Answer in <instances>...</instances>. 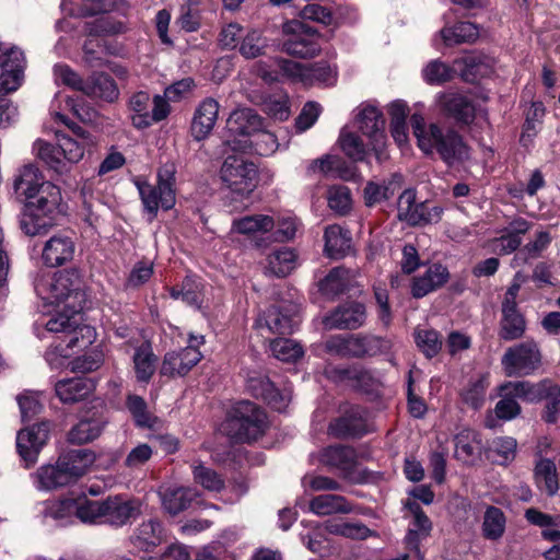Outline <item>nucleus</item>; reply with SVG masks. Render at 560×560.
I'll list each match as a JSON object with an SVG mask.
<instances>
[{"label":"nucleus","instance_id":"f257e3e1","mask_svg":"<svg viewBox=\"0 0 560 560\" xmlns=\"http://www.w3.org/2000/svg\"><path fill=\"white\" fill-rule=\"evenodd\" d=\"M410 125L417 145L423 154H436L450 166L469 160L470 149L457 131L436 122H428L421 114L411 115Z\"/></svg>","mask_w":560,"mask_h":560},{"label":"nucleus","instance_id":"f03ea898","mask_svg":"<svg viewBox=\"0 0 560 560\" xmlns=\"http://www.w3.org/2000/svg\"><path fill=\"white\" fill-rule=\"evenodd\" d=\"M73 135L74 137L58 135L57 145L37 139L33 144V152L56 173H67L70 165L79 163L97 143L95 137L81 127L73 129Z\"/></svg>","mask_w":560,"mask_h":560},{"label":"nucleus","instance_id":"7ed1b4c3","mask_svg":"<svg viewBox=\"0 0 560 560\" xmlns=\"http://www.w3.org/2000/svg\"><path fill=\"white\" fill-rule=\"evenodd\" d=\"M95 462V454L86 448L63 452L55 464L40 466L33 475L38 490H56L82 478Z\"/></svg>","mask_w":560,"mask_h":560},{"label":"nucleus","instance_id":"20e7f679","mask_svg":"<svg viewBox=\"0 0 560 560\" xmlns=\"http://www.w3.org/2000/svg\"><path fill=\"white\" fill-rule=\"evenodd\" d=\"M35 291L47 304L63 307L67 312L81 313L86 302L82 281L75 270H63L48 279H36Z\"/></svg>","mask_w":560,"mask_h":560},{"label":"nucleus","instance_id":"39448f33","mask_svg":"<svg viewBox=\"0 0 560 560\" xmlns=\"http://www.w3.org/2000/svg\"><path fill=\"white\" fill-rule=\"evenodd\" d=\"M61 201V192L54 184H45L38 195L28 200L20 225L25 234L36 236L45 234L52 225L55 214Z\"/></svg>","mask_w":560,"mask_h":560},{"label":"nucleus","instance_id":"423d86ee","mask_svg":"<svg viewBox=\"0 0 560 560\" xmlns=\"http://www.w3.org/2000/svg\"><path fill=\"white\" fill-rule=\"evenodd\" d=\"M492 60L481 55H467L454 60V68L439 59L431 60L422 70L424 81L432 85H440L454 78L455 71L459 70L464 80L469 81L476 77H483L490 73Z\"/></svg>","mask_w":560,"mask_h":560},{"label":"nucleus","instance_id":"0eeeda50","mask_svg":"<svg viewBox=\"0 0 560 560\" xmlns=\"http://www.w3.org/2000/svg\"><path fill=\"white\" fill-rule=\"evenodd\" d=\"M219 177L234 199H245L258 185V168L241 156L229 155L220 167Z\"/></svg>","mask_w":560,"mask_h":560},{"label":"nucleus","instance_id":"6e6552de","mask_svg":"<svg viewBox=\"0 0 560 560\" xmlns=\"http://www.w3.org/2000/svg\"><path fill=\"white\" fill-rule=\"evenodd\" d=\"M175 167L166 164L159 170L158 185L149 183H137L142 203L148 212L155 215L159 208L170 210L175 205Z\"/></svg>","mask_w":560,"mask_h":560},{"label":"nucleus","instance_id":"1a4fd4ad","mask_svg":"<svg viewBox=\"0 0 560 560\" xmlns=\"http://www.w3.org/2000/svg\"><path fill=\"white\" fill-rule=\"evenodd\" d=\"M95 339V329L90 325H81L79 322L67 336L66 343L59 342L46 351V361L51 369L66 368V361L71 355L89 349Z\"/></svg>","mask_w":560,"mask_h":560},{"label":"nucleus","instance_id":"9d476101","mask_svg":"<svg viewBox=\"0 0 560 560\" xmlns=\"http://www.w3.org/2000/svg\"><path fill=\"white\" fill-rule=\"evenodd\" d=\"M267 417L255 404L244 400L233 408L229 425L236 430L235 436L242 441L257 439L265 430Z\"/></svg>","mask_w":560,"mask_h":560},{"label":"nucleus","instance_id":"9b49d317","mask_svg":"<svg viewBox=\"0 0 560 560\" xmlns=\"http://www.w3.org/2000/svg\"><path fill=\"white\" fill-rule=\"evenodd\" d=\"M540 364L537 345L526 341L509 348L503 358L502 366L508 376L530 375Z\"/></svg>","mask_w":560,"mask_h":560},{"label":"nucleus","instance_id":"f8f14e48","mask_svg":"<svg viewBox=\"0 0 560 560\" xmlns=\"http://www.w3.org/2000/svg\"><path fill=\"white\" fill-rule=\"evenodd\" d=\"M283 31L290 35L283 43L287 54L299 58H313L320 51L318 35L301 22L287 23Z\"/></svg>","mask_w":560,"mask_h":560},{"label":"nucleus","instance_id":"ddd939ff","mask_svg":"<svg viewBox=\"0 0 560 560\" xmlns=\"http://www.w3.org/2000/svg\"><path fill=\"white\" fill-rule=\"evenodd\" d=\"M50 428L49 422H40L18 432L16 448L26 467L37 462L40 451L49 440Z\"/></svg>","mask_w":560,"mask_h":560},{"label":"nucleus","instance_id":"4468645a","mask_svg":"<svg viewBox=\"0 0 560 560\" xmlns=\"http://www.w3.org/2000/svg\"><path fill=\"white\" fill-rule=\"evenodd\" d=\"M299 324L296 307L291 304L271 306L256 320L259 330L279 335L292 334Z\"/></svg>","mask_w":560,"mask_h":560},{"label":"nucleus","instance_id":"2eb2a0df","mask_svg":"<svg viewBox=\"0 0 560 560\" xmlns=\"http://www.w3.org/2000/svg\"><path fill=\"white\" fill-rule=\"evenodd\" d=\"M357 126L369 138L372 150L378 151L385 142V119L382 112L373 105L362 104L358 107Z\"/></svg>","mask_w":560,"mask_h":560},{"label":"nucleus","instance_id":"dca6fc26","mask_svg":"<svg viewBox=\"0 0 560 560\" xmlns=\"http://www.w3.org/2000/svg\"><path fill=\"white\" fill-rule=\"evenodd\" d=\"M141 501L122 495L104 500V524L121 527L141 513Z\"/></svg>","mask_w":560,"mask_h":560},{"label":"nucleus","instance_id":"f3484780","mask_svg":"<svg viewBox=\"0 0 560 560\" xmlns=\"http://www.w3.org/2000/svg\"><path fill=\"white\" fill-rule=\"evenodd\" d=\"M25 57L22 50L12 47L1 55L0 85L7 92L16 91L23 81Z\"/></svg>","mask_w":560,"mask_h":560},{"label":"nucleus","instance_id":"a211bd4d","mask_svg":"<svg viewBox=\"0 0 560 560\" xmlns=\"http://www.w3.org/2000/svg\"><path fill=\"white\" fill-rule=\"evenodd\" d=\"M74 253L73 240L65 234H56L44 243L40 260L44 266L55 268L71 261Z\"/></svg>","mask_w":560,"mask_h":560},{"label":"nucleus","instance_id":"6ab92c4d","mask_svg":"<svg viewBox=\"0 0 560 560\" xmlns=\"http://www.w3.org/2000/svg\"><path fill=\"white\" fill-rule=\"evenodd\" d=\"M219 108V102L212 97L199 103L190 125V132L195 140L201 141L209 137L218 120Z\"/></svg>","mask_w":560,"mask_h":560},{"label":"nucleus","instance_id":"aec40b11","mask_svg":"<svg viewBox=\"0 0 560 560\" xmlns=\"http://www.w3.org/2000/svg\"><path fill=\"white\" fill-rule=\"evenodd\" d=\"M201 353L195 346H188L179 352H168L165 354L161 374L165 376H183L187 374L199 361Z\"/></svg>","mask_w":560,"mask_h":560},{"label":"nucleus","instance_id":"412c9836","mask_svg":"<svg viewBox=\"0 0 560 560\" xmlns=\"http://www.w3.org/2000/svg\"><path fill=\"white\" fill-rule=\"evenodd\" d=\"M532 223L524 218H514L499 237L492 241L493 249L501 255L515 252L523 242V236L532 229Z\"/></svg>","mask_w":560,"mask_h":560},{"label":"nucleus","instance_id":"4be33fe9","mask_svg":"<svg viewBox=\"0 0 560 560\" xmlns=\"http://www.w3.org/2000/svg\"><path fill=\"white\" fill-rule=\"evenodd\" d=\"M532 223L524 218H514L499 237L492 241L493 249L501 255L515 252L523 242V236L532 229Z\"/></svg>","mask_w":560,"mask_h":560},{"label":"nucleus","instance_id":"5701e85b","mask_svg":"<svg viewBox=\"0 0 560 560\" xmlns=\"http://www.w3.org/2000/svg\"><path fill=\"white\" fill-rule=\"evenodd\" d=\"M436 103L442 112L460 124L468 125L475 117L474 105L459 93H439L436 95Z\"/></svg>","mask_w":560,"mask_h":560},{"label":"nucleus","instance_id":"b1692460","mask_svg":"<svg viewBox=\"0 0 560 560\" xmlns=\"http://www.w3.org/2000/svg\"><path fill=\"white\" fill-rule=\"evenodd\" d=\"M365 307L361 303L345 304L324 319L328 329H357L365 322Z\"/></svg>","mask_w":560,"mask_h":560},{"label":"nucleus","instance_id":"393cba45","mask_svg":"<svg viewBox=\"0 0 560 560\" xmlns=\"http://www.w3.org/2000/svg\"><path fill=\"white\" fill-rule=\"evenodd\" d=\"M45 184L50 182L45 180L43 174L34 165H25L21 167L13 180V188L18 196L24 197L26 200H32L38 195Z\"/></svg>","mask_w":560,"mask_h":560},{"label":"nucleus","instance_id":"a878e982","mask_svg":"<svg viewBox=\"0 0 560 560\" xmlns=\"http://www.w3.org/2000/svg\"><path fill=\"white\" fill-rule=\"evenodd\" d=\"M275 228V220L267 214H253L234 219L231 225V234H242L247 238H258L269 233Z\"/></svg>","mask_w":560,"mask_h":560},{"label":"nucleus","instance_id":"bb28decb","mask_svg":"<svg viewBox=\"0 0 560 560\" xmlns=\"http://www.w3.org/2000/svg\"><path fill=\"white\" fill-rule=\"evenodd\" d=\"M197 497V490L189 487H167L160 491L162 506L171 515L188 509Z\"/></svg>","mask_w":560,"mask_h":560},{"label":"nucleus","instance_id":"cd10ccee","mask_svg":"<svg viewBox=\"0 0 560 560\" xmlns=\"http://www.w3.org/2000/svg\"><path fill=\"white\" fill-rule=\"evenodd\" d=\"M94 388L92 380L82 377L61 380L55 385L56 395L65 404H74L85 399Z\"/></svg>","mask_w":560,"mask_h":560},{"label":"nucleus","instance_id":"c85d7f7f","mask_svg":"<svg viewBox=\"0 0 560 560\" xmlns=\"http://www.w3.org/2000/svg\"><path fill=\"white\" fill-rule=\"evenodd\" d=\"M164 528L160 521L150 518L143 521L135 529L131 544L143 551H152L164 540Z\"/></svg>","mask_w":560,"mask_h":560},{"label":"nucleus","instance_id":"c756f323","mask_svg":"<svg viewBox=\"0 0 560 560\" xmlns=\"http://www.w3.org/2000/svg\"><path fill=\"white\" fill-rule=\"evenodd\" d=\"M319 460L322 464L348 475L355 467L358 456L351 447L334 445L320 452Z\"/></svg>","mask_w":560,"mask_h":560},{"label":"nucleus","instance_id":"7c9ffc66","mask_svg":"<svg viewBox=\"0 0 560 560\" xmlns=\"http://www.w3.org/2000/svg\"><path fill=\"white\" fill-rule=\"evenodd\" d=\"M261 125V118L250 108L234 110L226 121L228 132L231 136H250L260 131Z\"/></svg>","mask_w":560,"mask_h":560},{"label":"nucleus","instance_id":"2f4dec72","mask_svg":"<svg viewBox=\"0 0 560 560\" xmlns=\"http://www.w3.org/2000/svg\"><path fill=\"white\" fill-rule=\"evenodd\" d=\"M398 219L410 225H418L429 222L427 206L416 202V191L406 189L398 198Z\"/></svg>","mask_w":560,"mask_h":560},{"label":"nucleus","instance_id":"473e14b6","mask_svg":"<svg viewBox=\"0 0 560 560\" xmlns=\"http://www.w3.org/2000/svg\"><path fill=\"white\" fill-rule=\"evenodd\" d=\"M326 256L332 259L345 257L351 249V236L349 231L338 224L329 225L324 233Z\"/></svg>","mask_w":560,"mask_h":560},{"label":"nucleus","instance_id":"72a5a7b5","mask_svg":"<svg viewBox=\"0 0 560 560\" xmlns=\"http://www.w3.org/2000/svg\"><path fill=\"white\" fill-rule=\"evenodd\" d=\"M446 267L435 264L430 266L425 272L416 278L412 284L411 293L415 298H423L428 293L442 287L448 279Z\"/></svg>","mask_w":560,"mask_h":560},{"label":"nucleus","instance_id":"f704fd0d","mask_svg":"<svg viewBox=\"0 0 560 560\" xmlns=\"http://www.w3.org/2000/svg\"><path fill=\"white\" fill-rule=\"evenodd\" d=\"M364 337L357 335H337L325 341V350L342 358L363 357Z\"/></svg>","mask_w":560,"mask_h":560},{"label":"nucleus","instance_id":"c9c22d12","mask_svg":"<svg viewBox=\"0 0 560 560\" xmlns=\"http://www.w3.org/2000/svg\"><path fill=\"white\" fill-rule=\"evenodd\" d=\"M43 514L46 522L50 520L59 526L72 524L77 520V499L48 501L45 503Z\"/></svg>","mask_w":560,"mask_h":560},{"label":"nucleus","instance_id":"e433bc0d","mask_svg":"<svg viewBox=\"0 0 560 560\" xmlns=\"http://www.w3.org/2000/svg\"><path fill=\"white\" fill-rule=\"evenodd\" d=\"M481 442L476 431L463 429L455 435L454 456L465 463H474L480 454Z\"/></svg>","mask_w":560,"mask_h":560},{"label":"nucleus","instance_id":"4c0bfd02","mask_svg":"<svg viewBox=\"0 0 560 560\" xmlns=\"http://www.w3.org/2000/svg\"><path fill=\"white\" fill-rule=\"evenodd\" d=\"M83 93L88 96L106 102H115L119 97V90L114 79L106 73H95L86 82Z\"/></svg>","mask_w":560,"mask_h":560},{"label":"nucleus","instance_id":"58836bf2","mask_svg":"<svg viewBox=\"0 0 560 560\" xmlns=\"http://www.w3.org/2000/svg\"><path fill=\"white\" fill-rule=\"evenodd\" d=\"M550 384L551 382L548 380L536 384L526 381L506 382L502 384V389L506 392V395H514L516 399L535 402L544 399Z\"/></svg>","mask_w":560,"mask_h":560},{"label":"nucleus","instance_id":"ea45409f","mask_svg":"<svg viewBox=\"0 0 560 560\" xmlns=\"http://www.w3.org/2000/svg\"><path fill=\"white\" fill-rule=\"evenodd\" d=\"M534 480L537 488L547 493L555 495L559 490V480L557 466L549 458H539L534 468Z\"/></svg>","mask_w":560,"mask_h":560},{"label":"nucleus","instance_id":"a19ab883","mask_svg":"<svg viewBox=\"0 0 560 560\" xmlns=\"http://www.w3.org/2000/svg\"><path fill=\"white\" fill-rule=\"evenodd\" d=\"M310 510L319 516L331 514H349L353 511V506L342 495L320 494L310 501Z\"/></svg>","mask_w":560,"mask_h":560},{"label":"nucleus","instance_id":"79ce46f5","mask_svg":"<svg viewBox=\"0 0 560 560\" xmlns=\"http://www.w3.org/2000/svg\"><path fill=\"white\" fill-rule=\"evenodd\" d=\"M526 323L517 306L502 305V318L500 320L499 331L500 337L504 340H515L524 335Z\"/></svg>","mask_w":560,"mask_h":560},{"label":"nucleus","instance_id":"37998d69","mask_svg":"<svg viewBox=\"0 0 560 560\" xmlns=\"http://www.w3.org/2000/svg\"><path fill=\"white\" fill-rule=\"evenodd\" d=\"M406 506L413 517L406 536V542L411 548L417 549L419 540L429 536L432 523L418 503L408 502Z\"/></svg>","mask_w":560,"mask_h":560},{"label":"nucleus","instance_id":"c03bdc74","mask_svg":"<svg viewBox=\"0 0 560 560\" xmlns=\"http://www.w3.org/2000/svg\"><path fill=\"white\" fill-rule=\"evenodd\" d=\"M156 360L150 343L143 342L136 348L132 362L139 382L148 383L151 380L156 369Z\"/></svg>","mask_w":560,"mask_h":560},{"label":"nucleus","instance_id":"a18cd8bd","mask_svg":"<svg viewBox=\"0 0 560 560\" xmlns=\"http://www.w3.org/2000/svg\"><path fill=\"white\" fill-rule=\"evenodd\" d=\"M479 35V27L471 22H459L440 31V36L446 46L474 43Z\"/></svg>","mask_w":560,"mask_h":560},{"label":"nucleus","instance_id":"49530a36","mask_svg":"<svg viewBox=\"0 0 560 560\" xmlns=\"http://www.w3.org/2000/svg\"><path fill=\"white\" fill-rule=\"evenodd\" d=\"M298 265L296 253L289 247H281L272 252L267 258L266 269L277 277H285Z\"/></svg>","mask_w":560,"mask_h":560},{"label":"nucleus","instance_id":"de8ad7c7","mask_svg":"<svg viewBox=\"0 0 560 560\" xmlns=\"http://www.w3.org/2000/svg\"><path fill=\"white\" fill-rule=\"evenodd\" d=\"M269 45V39L264 35L262 31L250 28L243 34L238 51L245 59H255L264 56Z\"/></svg>","mask_w":560,"mask_h":560},{"label":"nucleus","instance_id":"09e8293b","mask_svg":"<svg viewBox=\"0 0 560 560\" xmlns=\"http://www.w3.org/2000/svg\"><path fill=\"white\" fill-rule=\"evenodd\" d=\"M109 0H61V9L71 16H88L109 11Z\"/></svg>","mask_w":560,"mask_h":560},{"label":"nucleus","instance_id":"8fccbe9b","mask_svg":"<svg viewBox=\"0 0 560 560\" xmlns=\"http://www.w3.org/2000/svg\"><path fill=\"white\" fill-rule=\"evenodd\" d=\"M104 429V421L101 418L81 420L69 432L68 439L74 444L89 443L100 436Z\"/></svg>","mask_w":560,"mask_h":560},{"label":"nucleus","instance_id":"3c124183","mask_svg":"<svg viewBox=\"0 0 560 560\" xmlns=\"http://www.w3.org/2000/svg\"><path fill=\"white\" fill-rule=\"evenodd\" d=\"M104 500L77 498V520L84 524H104Z\"/></svg>","mask_w":560,"mask_h":560},{"label":"nucleus","instance_id":"603ef678","mask_svg":"<svg viewBox=\"0 0 560 560\" xmlns=\"http://www.w3.org/2000/svg\"><path fill=\"white\" fill-rule=\"evenodd\" d=\"M399 184L393 180H384L382 183L369 182L363 189L364 203L368 207H373L382 201L392 198Z\"/></svg>","mask_w":560,"mask_h":560},{"label":"nucleus","instance_id":"864d4df0","mask_svg":"<svg viewBox=\"0 0 560 560\" xmlns=\"http://www.w3.org/2000/svg\"><path fill=\"white\" fill-rule=\"evenodd\" d=\"M329 429L337 436L360 435L364 430L362 411L359 408L352 409L350 415L336 420Z\"/></svg>","mask_w":560,"mask_h":560},{"label":"nucleus","instance_id":"5fc2aeb1","mask_svg":"<svg viewBox=\"0 0 560 560\" xmlns=\"http://www.w3.org/2000/svg\"><path fill=\"white\" fill-rule=\"evenodd\" d=\"M151 108V98L147 92H137L129 100V109L132 112V125L138 129L149 127V112Z\"/></svg>","mask_w":560,"mask_h":560},{"label":"nucleus","instance_id":"6e6d98bb","mask_svg":"<svg viewBox=\"0 0 560 560\" xmlns=\"http://www.w3.org/2000/svg\"><path fill=\"white\" fill-rule=\"evenodd\" d=\"M505 530V516L503 512L495 506H489L483 515L482 534L490 540L500 539Z\"/></svg>","mask_w":560,"mask_h":560},{"label":"nucleus","instance_id":"4d7b16f0","mask_svg":"<svg viewBox=\"0 0 560 560\" xmlns=\"http://www.w3.org/2000/svg\"><path fill=\"white\" fill-rule=\"evenodd\" d=\"M351 279L350 271L342 267L334 268L319 283V290L326 295L343 292Z\"/></svg>","mask_w":560,"mask_h":560},{"label":"nucleus","instance_id":"13d9d810","mask_svg":"<svg viewBox=\"0 0 560 560\" xmlns=\"http://www.w3.org/2000/svg\"><path fill=\"white\" fill-rule=\"evenodd\" d=\"M192 477L197 485L210 492H220L224 488V479L213 469L202 464H194Z\"/></svg>","mask_w":560,"mask_h":560},{"label":"nucleus","instance_id":"bf43d9fd","mask_svg":"<svg viewBox=\"0 0 560 560\" xmlns=\"http://www.w3.org/2000/svg\"><path fill=\"white\" fill-rule=\"evenodd\" d=\"M328 207L337 214L345 215L352 209L351 191L347 186H331L327 190Z\"/></svg>","mask_w":560,"mask_h":560},{"label":"nucleus","instance_id":"052dcab7","mask_svg":"<svg viewBox=\"0 0 560 560\" xmlns=\"http://www.w3.org/2000/svg\"><path fill=\"white\" fill-rule=\"evenodd\" d=\"M171 296L175 300H182L188 305L199 306L201 295V284L194 276L184 279L182 288H172Z\"/></svg>","mask_w":560,"mask_h":560},{"label":"nucleus","instance_id":"680f3d73","mask_svg":"<svg viewBox=\"0 0 560 560\" xmlns=\"http://www.w3.org/2000/svg\"><path fill=\"white\" fill-rule=\"evenodd\" d=\"M272 355L283 362H295L303 354L302 347L292 339H275L270 345Z\"/></svg>","mask_w":560,"mask_h":560},{"label":"nucleus","instance_id":"e2e57ef3","mask_svg":"<svg viewBox=\"0 0 560 560\" xmlns=\"http://www.w3.org/2000/svg\"><path fill=\"white\" fill-rule=\"evenodd\" d=\"M103 363V353L97 349H92L82 355H77L73 360L66 361V366H69L75 373H89L97 370Z\"/></svg>","mask_w":560,"mask_h":560},{"label":"nucleus","instance_id":"0e129e2a","mask_svg":"<svg viewBox=\"0 0 560 560\" xmlns=\"http://www.w3.org/2000/svg\"><path fill=\"white\" fill-rule=\"evenodd\" d=\"M415 340L427 358L435 357L442 349V340L439 332L434 329H417Z\"/></svg>","mask_w":560,"mask_h":560},{"label":"nucleus","instance_id":"69168bd1","mask_svg":"<svg viewBox=\"0 0 560 560\" xmlns=\"http://www.w3.org/2000/svg\"><path fill=\"white\" fill-rule=\"evenodd\" d=\"M127 408L132 415L138 427L152 428L156 419L148 411L144 399L137 395H129L127 398Z\"/></svg>","mask_w":560,"mask_h":560},{"label":"nucleus","instance_id":"338daca9","mask_svg":"<svg viewBox=\"0 0 560 560\" xmlns=\"http://www.w3.org/2000/svg\"><path fill=\"white\" fill-rule=\"evenodd\" d=\"M487 387L488 383L485 377L470 382L462 392L463 402L475 410L481 408L485 402Z\"/></svg>","mask_w":560,"mask_h":560},{"label":"nucleus","instance_id":"774afa93","mask_svg":"<svg viewBox=\"0 0 560 560\" xmlns=\"http://www.w3.org/2000/svg\"><path fill=\"white\" fill-rule=\"evenodd\" d=\"M517 442L511 436L495 438L490 444V452L495 455L494 460L504 465L514 459Z\"/></svg>","mask_w":560,"mask_h":560}]
</instances>
